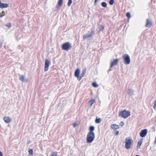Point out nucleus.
Masks as SVG:
<instances>
[{"label":"nucleus","mask_w":156,"mask_h":156,"mask_svg":"<svg viewBox=\"0 0 156 156\" xmlns=\"http://www.w3.org/2000/svg\"><path fill=\"white\" fill-rule=\"evenodd\" d=\"M133 143V140L131 138L129 137L126 138L125 141V147L127 149L131 148Z\"/></svg>","instance_id":"f257e3e1"},{"label":"nucleus","mask_w":156,"mask_h":156,"mask_svg":"<svg viewBox=\"0 0 156 156\" xmlns=\"http://www.w3.org/2000/svg\"><path fill=\"white\" fill-rule=\"evenodd\" d=\"M50 64V62L48 59H46L45 61L44 71H47Z\"/></svg>","instance_id":"0eeeda50"},{"label":"nucleus","mask_w":156,"mask_h":156,"mask_svg":"<svg viewBox=\"0 0 156 156\" xmlns=\"http://www.w3.org/2000/svg\"><path fill=\"white\" fill-rule=\"evenodd\" d=\"M101 119L100 118H96L95 120V122L96 123H99L101 122Z\"/></svg>","instance_id":"412c9836"},{"label":"nucleus","mask_w":156,"mask_h":156,"mask_svg":"<svg viewBox=\"0 0 156 156\" xmlns=\"http://www.w3.org/2000/svg\"><path fill=\"white\" fill-rule=\"evenodd\" d=\"M63 0H58V6H61L63 3Z\"/></svg>","instance_id":"a211bd4d"},{"label":"nucleus","mask_w":156,"mask_h":156,"mask_svg":"<svg viewBox=\"0 0 156 156\" xmlns=\"http://www.w3.org/2000/svg\"><path fill=\"white\" fill-rule=\"evenodd\" d=\"M94 129V127L93 126H90V131L89 132H91L92 133H94L93 131Z\"/></svg>","instance_id":"6ab92c4d"},{"label":"nucleus","mask_w":156,"mask_h":156,"mask_svg":"<svg viewBox=\"0 0 156 156\" xmlns=\"http://www.w3.org/2000/svg\"><path fill=\"white\" fill-rule=\"evenodd\" d=\"M143 140L142 139L140 140H139L137 143V145L136 146L137 149H139L142 143Z\"/></svg>","instance_id":"4468645a"},{"label":"nucleus","mask_w":156,"mask_h":156,"mask_svg":"<svg viewBox=\"0 0 156 156\" xmlns=\"http://www.w3.org/2000/svg\"><path fill=\"white\" fill-rule=\"evenodd\" d=\"M101 6L104 7H106L107 6V4L105 2H103L101 3Z\"/></svg>","instance_id":"aec40b11"},{"label":"nucleus","mask_w":156,"mask_h":156,"mask_svg":"<svg viewBox=\"0 0 156 156\" xmlns=\"http://www.w3.org/2000/svg\"><path fill=\"white\" fill-rule=\"evenodd\" d=\"M128 93L130 94H133V91L131 90H129Z\"/></svg>","instance_id":"7c9ffc66"},{"label":"nucleus","mask_w":156,"mask_h":156,"mask_svg":"<svg viewBox=\"0 0 156 156\" xmlns=\"http://www.w3.org/2000/svg\"><path fill=\"white\" fill-rule=\"evenodd\" d=\"M130 115V112L129 111L124 110L120 112H119V116L122 117L124 119H126Z\"/></svg>","instance_id":"f03ea898"},{"label":"nucleus","mask_w":156,"mask_h":156,"mask_svg":"<svg viewBox=\"0 0 156 156\" xmlns=\"http://www.w3.org/2000/svg\"><path fill=\"white\" fill-rule=\"evenodd\" d=\"M72 3V0H69L68 2V6H70L71 4Z\"/></svg>","instance_id":"cd10ccee"},{"label":"nucleus","mask_w":156,"mask_h":156,"mask_svg":"<svg viewBox=\"0 0 156 156\" xmlns=\"http://www.w3.org/2000/svg\"><path fill=\"white\" fill-rule=\"evenodd\" d=\"M95 138V135L94 133L89 132L87 136V142L88 143L92 142Z\"/></svg>","instance_id":"7ed1b4c3"},{"label":"nucleus","mask_w":156,"mask_h":156,"mask_svg":"<svg viewBox=\"0 0 156 156\" xmlns=\"http://www.w3.org/2000/svg\"><path fill=\"white\" fill-rule=\"evenodd\" d=\"M94 31H92L90 34H87L83 36V39H87L91 37L94 34Z\"/></svg>","instance_id":"6e6552de"},{"label":"nucleus","mask_w":156,"mask_h":156,"mask_svg":"<svg viewBox=\"0 0 156 156\" xmlns=\"http://www.w3.org/2000/svg\"><path fill=\"white\" fill-rule=\"evenodd\" d=\"M5 12L4 11H2L1 13V14L0 15V17L2 18V17L3 16L5 15Z\"/></svg>","instance_id":"a878e982"},{"label":"nucleus","mask_w":156,"mask_h":156,"mask_svg":"<svg viewBox=\"0 0 156 156\" xmlns=\"http://www.w3.org/2000/svg\"><path fill=\"white\" fill-rule=\"evenodd\" d=\"M154 108L155 109L156 108V100L154 102Z\"/></svg>","instance_id":"2f4dec72"},{"label":"nucleus","mask_w":156,"mask_h":156,"mask_svg":"<svg viewBox=\"0 0 156 156\" xmlns=\"http://www.w3.org/2000/svg\"><path fill=\"white\" fill-rule=\"evenodd\" d=\"M80 73V70L79 69H77L75 72V76L76 77H77L78 80H80L81 79V78L79 77Z\"/></svg>","instance_id":"f8f14e48"},{"label":"nucleus","mask_w":156,"mask_h":156,"mask_svg":"<svg viewBox=\"0 0 156 156\" xmlns=\"http://www.w3.org/2000/svg\"><path fill=\"white\" fill-rule=\"evenodd\" d=\"M114 3V0H110L109 3L110 5H113Z\"/></svg>","instance_id":"bb28decb"},{"label":"nucleus","mask_w":156,"mask_h":156,"mask_svg":"<svg viewBox=\"0 0 156 156\" xmlns=\"http://www.w3.org/2000/svg\"><path fill=\"white\" fill-rule=\"evenodd\" d=\"M3 120L5 123H9L11 121L12 118L9 116H6L4 117Z\"/></svg>","instance_id":"9d476101"},{"label":"nucleus","mask_w":156,"mask_h":156,"mask_svg":"<svg viewBox=\"0 0 156 156\" xmlns=\"http://www.w3.org/2000/svg\"><path fill=\"white\" fill-rule=\"evenodd\" d=\"M73 126L74 127H76L77 126V124L76 123H74L73 124Z\"/></svg>","instance_id":"72a5a7b5"},{"label":"nucleus","mask_w":156,"mask_h":156,"mask_svg":"<svg viewBox=\"0 0 156 156\" xmlns=\"http://www.w3.org/2000/svg\"><path fill=\"white\" fill-rule=\"evenodd\" d=\"M147 129H145L141 130L140 133V135L141 137H145L147 133Z\"/></svg>","instance_id":"1a4fd4ad"},{"label":"nucleus","mask_w":156,"mask_h":156,"mask_svg":"<svg viewBox=\"0 0 156 156\" xmlns=\"http://www.w3.org/2000/svg\"><path fill=\"white\" fill-rule=\"evenodd\" d=\"M19 79L22 82L25 83H27L28 81V78L23 75H21L19 77Z\"/></svg>","instance_id":"423d86ee"},{"label":"nucleus","mask_w":156,"mask_h":156,"mask_svg":"<svg viewBox=\"0 0 156 156\" xmlns=\"http://www.w3.org/2000/svg\"><path fill=\"white\" fill-rule=\"evenodd\" d=\"M111 127L113 129H116L119 128V125L115 124H113L111 125Z\"/></svg>","instance_id":"2eb2a0df"},{"label":"nucleus","mask_w":156,"mask_h":156,"mask_svg":"<svg viewBox=\"0 0 156 156\" xmlns=\"http://www.w3.org/2000/svg\"><path fill=\"white\" fill-rule=\"evenodd\" d=\"M85 71H83L82 72V74L81 75V76L80 78H81V79L82 77H83L84 76L85 74Z\"/></svg>","instance_id":"b1692460"},{"label":"nucleus","mask_w":156,"mask_h":156,"mask_svg":"<svg viewBox=\"0 0 156 156\" xmlns=\"http://www.w3.org/2000/svg\"><path fill=\"white\" fill-rule=\"evenodd\" d=\"M6 26L8 27L9 28V27H10L11 26V23H7L6 24Z\"/></svg>","instance_id":"c85d7f7f"},{"label":"nucleus","mask_w":156,"mask_h":156,"mask_svg":"<svg viewBox=\"0 0 156 156\" xmlns=\"http://www.w3.org/2000/svg\"><path fill=\"white\" fill-rule=\"evenodd\" d=\"M119 62V60L117 59H116L114 60L112 62L111 64V67H112L117 65L118 63Z\"/></svg>","instance_id":"9b49d317"},{"label":"nucleus","mask_w":156,"mask_h":156,"mask_svg":"<svg viewBox=\"0 0 156 156\" xmlns=\"http://www.w3.org/2000/svg\"><path fill=\"white\" fill-rule=\"evenodd\" d=\"M126 16L128 18H130L131 17L130 14L129 12H127L126 14Z\"/></svg>","instance_id":"c756f323"},{"label":"nucleus","mask_w":156,"mask_h":156,"mask_svg":"<svg viewBox=\"0 0 156 156\" xmlns=\"http://www.w3.org/2000/svg\"><path fill=\"white\" fill-rule=\"evenodd\" d=\"M63 49H71L72 48L71 44L69 42L64 43L62 46Z\"/></svg>","instance_id":"39448f33"},{"label":"nucleus","mask_w":156,"mask_h":156,"mask_svg":"<svg viewBox=\"0 0 156 156\" xmlns=\"http://www.w3.org/2000/svg\"><path fill=\"white\" fill-rule=\"evenodd\" d=\"M0 156H3V154L1 151H0Z\"/></svg>","instance_id":"f704fd0d"},{"label":"nucleus","mask_w":156,"mask_h":156,"mask_svg":"<svg viewBox=\"0 0 156 156\" xmlns=\"http://www.w3.org/2000/svg\"><path fill=\"white\" fill-rule=\"evenodd\" d=\"M28 152L29 153V154L31 155H33V150L32 149H29L28 151Z\"/></svg>","instance_id":"5701e85b"},{"label":"nucleus","mask_w":156,"mask_h":156,"mask_svg":"<svg viewBox=\"0 0 156 156\" xmlns=\"http://www.w3.org/2000/svg\"><path fill=\"white\" fill-rule=\"evenodd\" d=\"M95 100L94 99L91 100L88 102V104L90 107H91L92 104L95 102Z\"/></svg>","instance_id":"dca6fc26"},{"label":"nucleus","mask_w":156,"mask_h":156,"mask_svg":"<svg viewBox=\"0 0 156 156\" xmlns=\"http://www.w3.org/2000/svg\"><path fill=\"white\" fill-rule=\"evenodd\" d=\"M104 28V27L103 26L101 25H100L99 26V27H98L99 30H98V32H99L101 31H103Z\"/></svg>","instance_id":"f3484780"},{"label":"nucleus","mask_w":156,"mask_h":156,"mask_svg":"<svg viewBox=\"0 0 156 156\" xmlns=\"http://www.w3.org/2000/svg\"><path fill=\"white\" fill-rule=\"evenodd\" d=\"M124 125V122H122L121 121L120 123V125L121 126H122Z\"/></svg>","instance_id":"473e14b6"},{"label":"nucleus","mask_w":156,"mask_h":156,"mask_svg":"<svg viewBox=\"0 0 156 156\" xmlns=\"http://www.w3.org/2000/svg\"><path fill=\"white\" fill-rule=\"evenodd\" d=\"M92 86L94 87H98V85L95 82L93 83L92 84Z\"/></svg>","instance_id":"4be33fe9"},{"label":"nucleus","mask_w":156,"mask_h":156,"mask_svg":"<svg viewBox=\"0 0 156 156\" xmlns=\"http://www.w3.org/2000/svg\"><path fill=\"white\" fill-rule=\"evenodd\" d=\"M50 156H58L57 155V153L56 152H54L52 153Z\"/></svg>","instance_id":"393cba45"},{"label":"nucleus","mask_w":156,"mask_h":156,"mask_svg":"<svg viewBox=\"0 0 156 156\" xmlns=\"http://www.w3.org/2000/svg\"><path fill=\"white\" fill-rule=\"evenodd\" d=\"M152 25V23L150 19H147V23L145 26L147 27H150Z\"/></svg>","instance_id":"ddd939ff"},{"label":"nucleus","mask_w":156,"mask_h":156,"mask_svg":"<svg viewBox=\"0 0 156 156\" xmlns=\"http://www.w3.org/2000/svg\"><path fill=\"white\" fill-rule=\"evenodd\" d=\"M124 63L126 65H129L130 63V59L129 55L127 54H124L122 56Z\"/></svg>","instance_id":"20e7f679"},{"label":"nucleus","mask_w":156,"mask_h":156,"mask_svg":"<svg viewBox=\"0 0 156 156\" xmlns=\"http://www.w3.org/2000/svg\"><path fill=\"white\" fill-rule=\"evenodd\" d=\"M98 0H95V1H94V4L95 5H96V3H97V2L98 1Z\"/></svg>","instance_id":"c9c22d12"}]
</instances>
